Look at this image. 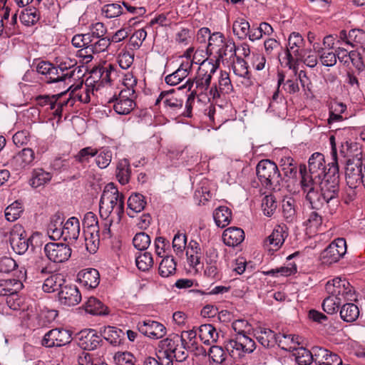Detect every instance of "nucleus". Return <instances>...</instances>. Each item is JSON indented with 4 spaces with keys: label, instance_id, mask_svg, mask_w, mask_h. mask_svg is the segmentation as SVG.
I'll return each mask as SVG.
<instances>
[{
    "label": "nucleus",
    "instance_id": "obj_15",
    "mask_svg": "<svg viewBox=\"0 0 365 365\" xmlns=\"http://www.w3.org/2000/svg\"><path fill=\"white\" fill-rule=\"evenodd\" d=\"M44 252L51 261L61 263L67 261L71 255V249L63 243L49 242L44 247Z\"/></svg>",
    "mask_w": 365,
    "mask_h": 365
},
{
    "label": "nucleus",
    "instance_id": "obj_42",
    "mask_svg": "<svg viewBox=\"0 0 365 365\" xmlns=\"http://www.w3.org/2000/svg\"><path fill=\"white\" fill-rule=\"evenodd\" d=\"M71 93L73 98H78L79 101L83 103H87L91 101V95L93 94V87L87 85L83 87L81 83V86H76Z\"/></svg>",
    "mask_w": 365,
    "mask_h": 365
},
{
    "label": "nucleus",
    "instance_id": "obj_20",
    "mask_svg": "<svg viewBox=\"0 0 365 365\" xmlns=\"http://www.w3.org/2000/svg\"><path fill=\"white\" fill-rule=\"evenodd\" d=\"M34 160V152L31 148H24L9 161L8 164L16 171L30 165Z\"/></svg>",
    "mask_w": 365,
    "mask_h": 365
},
{
    "label": "nucleus",
    "instance_id": "obj_26",
    "mask_svg": "<svg viewBox=\"0 0 365 365\" xmlns=\"http://www.w3.org/2000/svg\"><path fill=\"white\" fill-rule=\"evenodd\" d=\"M198 330L199 337L205 344L210 345L217 342L219 333L212 324H202L199 327Z\"/></svg>",
    "mask_w": 365,
    "mask_h": 365
},
{
    "label": "nucleus",
    "instance_id": "obj_3",
    "mask_svg": "<svg viewBox=\"0 0 365 365\" xmlns=\"http://www.w3.org/2000/svg\"><path fill=\"white\" fill-rule=\"evenodd\" d=\"M156 357L165 362L164 365H173V361H184L188 356L185 346L180 344L179 335L175 334L159 341L155 351Z\"/></svg>",
    "mask_w": 365,
    "mask_h": 365
},
{
    "label": "nucleus",
    "instance_id": "obj_64",
    "mask_svg": "<svg viewBox=\"0 0 365 365\" xmlns=\"http://www.w3.org/2000/svg\"><path fill=\"white\" fill-rule=\"evenodd\" d=\"M134 247L139 250H145L150 244V237L145 232L137 233L133 239Z\"/></svg>",
    "mask_w": 365,
    "mask_h": 365
},
{
    "label": "nucleus",
    "instance_id": "obj_47",
    "mask_svg": "<svg viewBox=\"0 0 365 365\" xmlns=\"http://www.w3.org/2000/svg\"><path fill=\"white\" fill-rule=\"evenodd\" d=\"M96 156L95 161L96 165L101 169H104L110 165L113 153L110 150L106 148L101 149L99 151L98 150V154Z\"/></svg>",
    "mask_w": 365,
    "mask_h": 365
},
{
    "label": "nucleus",
    "instance_id": "obj_22",
    "mask_svg": "<svg viewBox=\"0 0 365 365\" xmlns=\"http://www.w3.org/2000/svg\"><path fill=\"white\" fill-rule=\"evenodd\" d=\"M63 240L67 242L76 241L80 234V222L77 217H71L63 225Z\"/></svg>",
    "mask_w": 365,
    "mask_h": 365
},
{
    "label": "nucleus",
    "instance_id": "obj_13",
    "mask_svg": "<svg viewBox=\"0 0 365 365\" xmlns=\"http://www.w3.org/2000/svg\"><path fill=\"white\" fill-rule=\"evenodd\" d=\"M71 334V331L65 329H53L45 334L41 345L48 348L66 345L72 339Z\"/></svg>",
    "mask_w": 365,
    "mask_h": 365
},
{
    "label": "nucleus",
    "instance_id": "obj_51",
    "mask_svg": "<svg viewBox=\"0 0 365 365\" xmlns=\"http://www.w3.org/2000/svg\"><path fill=\"white\" fill-rule=\"evenodd\" d=\"M294 350L296 361L299 365H309L314 361L313 351H310L304 347H297Z\"/></svg>",
    "mask_w": 365,
    "mask_h": 365
},
{
    "label": "nucleus",
    "instance_id": "obj_27",
    "mask_svg": "<svg viewBox=\"0 0 365 365\" xmlns=\"http://www.w3.org/2000/svg\"><path fill=\"white\" fill-rule=\"evenodd\" d=\"M47 233L53 240H63V217L57 214L53 215L48 226Z\"/></svg>",
    "mask_w": 365,
    "mask_h": 365
},
{
    "label": "nucleus",
    "instance_id": "obj_28",
    "mask_svg": "<svg viewBox=\"0 0 365 365\" xmlns=\"http://www.w3.org/2000/svg\"><path fill=\"white\" fill-rule=\"evenodd\" d=\"M186 255L189 264L196 268L200 264L201 248L195 240H190L187 246Z\"/></svg>",
    "mask_w": 365,
    "mask_h": 365
},
{
    "label": "nucleus",
    "instance_id": "obj_37",
    "mask_svg": "<svg viewBox=\"0 0 365 365\" xmlns=\"http://www.w3.org/2000/svg\"><path fill=\"white\" fill-rule=\"evenodd\" d=\"M40 19V12L35 7H28L24 9L20 14L21 23L30 26L36 24Z\"/></svg>",
    "mask_w": 365,
    "mask_h": 365
},
{
    "label": "nucleus",
    "instance_id": "obj_57",
    "mask_svg": "<svg viewBox=\"0 0 365 365\" xmlns=\"http://www.w3.org/2000/svg\"><path fill=\"white\" fill-rule=\"evenodd\" d=\"M282 213L287 222H292L295 217L294 200L288 197L282 201Z\"/></svg>",
    "mask_w": 365,
    "mask_h": 365
},
{
    "label": "nucleus",
    "instance_id": "obj_10",
    "mask_svg": "<svg viewBox=\"0 0 365 365\" xmlns=\"http://www.w3.org/2000/svg\"><path fill=\"white\" fill-rule=\"evenodd\" d=\"M163 103L167 114L172 118L180 116L183 106V100L175 92L173 89L162 91L155 101V105Z\"/></svg>",
    "mask_w": 365,
    "mask_h": 365
},
{
    "label": "nucleus",
    "instance_id": "obj_19",
    "mask_svg": "<svg viewBox=\"0 0 365 365\" xmlns=\"http://www.w3.org/2000/svg\"><path fill=\"white\" fill-rule=\"evenodd\" d=\"M58 300L65 306H75L81 302V294L76 286L65 285L58 292Z\"/></svg>",
    "mask_w": 365,
    "mask_h": 365
},
{
    "label": "nucleus",
    "instance_id": "obj_32",
    "mask_svg": "<svg viewBox=\"0 0 365 365\" xmlns=\"http://www.w3.org/2000/svg\"><path fill=\"white\" fill-rule=\"evenodd\" d=\"M101 336L109 343L117 345L120 343L121 337L124 335V332L115 327H103L101 328Z\"/></svg>",
    "mask_w": 365,
    "mask_h": 365
},
{
    "label": "nucleus",
    "instance_id": "obj_55",
    "mask_svg": "<svg viewBox=\"0 0 365 365\" xmlns=\"http://www.w3.org/2000/svg\"><path fill=\"white\" fill-rule=\"evenodd\" d=\"M277 207V202L274 195H265L262 200V209L264 215L271 217Z\"/></svg>",
    "mask_w": 365,
    "mask_h": 365
},
{
    "label": "nucleus",
    "instance_id": "obj_5",
    "mask_svg": "<svg viewBox=\"0 0 365 365\" xmlns=\"http://www.w3.org/2000/svg\"><path fill=\"white\" fill-rule=\"evenodd\" d=\"M219 66V63L215 61L214 59H205L200 63L195 78L194 79L189 78L185 84L180 87L179 89L184 88L191 91L194 84H195V89L200 91V93H204L210 87L212 76L216 72Z\"/></svg>",
    "mask_w": 365,
    "mask_h": 365
},
{
    "label": "nucleus",
    "instance_id": "obj_44",
    "mask_svg": "<svg viewBox=\"0 0 365 365\" xmlns=\"http://www.w3.org/2000/svg\"><path fill=\"white\" fill-rule=\"evenodd\" d=\"M145 197L139 193L131 195L128 200V207L133 212H140L145 208Z\"/></svg>",
    "mask_w": 365,
    "mask_h": 365
},
{
    "label": "nucleus",
    "instance_id": "obj_25",
    "mask_svg": "<svg viewBox=\"0 0 365 365\" xmlns=\"http://www.w3.org/2000/svg\"><path fill=\"white\" fill-rule=\"evenodd\" d=\"M287 237V234L284 230V228L281 226H277L267 237L265 241V245L269 247V250H277L283 245Z\"/></svg>",
    "mask_w": 365,
    "mask_h": 365
},
{
    "label": "nucleus",
    "instance_id": "obj_2",
    "mask_svg": "<svg viewBox=\"0 0 365 365\" xmlns=\"http://www.w3.org/2000/svg\"><path fill=\"white\" fill-rule=\"evenodd\" d=\"M236 332L235 337L227 340L225 346L234 359H240L247 354L252 353L256 349L255 341L246 334L250 324L245 320H236L232 324Z\"/></svg>",
    "mask_w": 365,
    "mask_h": 365
},
{
    "label": "nucleus",
    "instance_id": "obj_49",
    "mask_svg": "<svg viewBox=\"0 0 365 365\" xmlns=\"http://www.w3.org/2000/svg\"><path fill=\"white\" fill-rule=\"evenodd\" d=\"M135 264L140 270L143 272L148 271L153 265L151 253L148 252L140 253L135 258Z\"/></svg>",
    "mask_w": 365,
    "mask_h": 365
},
{
    "label": "nucleus",
    "instance_id": "obj_43",
    "mask_svg": "<svg viewBox=\"0 0 365 365\" xmlns=\"http://www.w3.org/2000/svg\"><path fill=\"white\" fill-rule=\"evenodd\" d=\"M236 51L237 47L235 42L231 39H228L225 42L222 48H220L219 51H216L215 53L216 58L214 61L220 63V61L229 54H230V56H236Z\"/></svg>",
    "mask_w": 365,
    "mask_h": 365
},
{
    "label": "nucleus",
    "instance_id": "obj_50",
    "mask_svg": "<svg viewBox=\"0 0 365 365\" xmlns=\"http://www.w3.org/2000/svg\"><path fill=\"white\" fill-rule=\"evenodd\" d=\"M110 44V38L108 37H102L96 38L93 41H91L88 46V51L93 53H99L106 51Z\"/></svg>",
    "mask_w": 365,
    "mask_h": 365
},
{
    "label": "nucleus",
    "instance_id": "obj_9",
    "mask_svg": "<svg viewBox=\"0 0 365 365\" xmlns=\"http://www.w3.org/2000/svg\"><path fill=\"white\" fill-rule=\"evenodd\" d=\"M257 175L262 186L267 189H274L280 180V173L277 165L272 160H260L256 167Z\"/></svg>",
    "mask_w": 365,
    "mask_h": 365
},
{
    "label": "nucleus",
    "instance_id": "obj_41",
    "mask_svg": "<svg viewBox=\"0 0 365 365\" xmlns=\"http://www.w3.org/2000/svg\"><path fill=\"white\" fill-rule=\"evenodd\" d=\"M176 263L173 257H164L160 263L158 271L163 277H168L175 273Z\"/></svg>",
    "mask_w": 365,
    "mask_h": 365
},
{
    "label": "nucleus",
    "instance_id": "obj_35",
    "mask_svg": "<svg viewBox=\"0 0 365 365\" xmlns=\"http://www.w3.org/2000/svg\"><path fill=\"white\" fill-rule=\"evenodd\" d=\"M318 43L313 44V48L319 54V59L321 63L324 66H334L336 63L335 53L327 51L324 48L319 47Z\"/></svg>",
    "mask_w": 365,
    "mask_h": 365
},
{
    "label": "nucleus",
    "instance_id": "obj_54",
    "mask_svg": "<svg viewBox=\"0 0 365 365\" xmlns=\"http://www.w3.org/2000/svg\"><path fill=\"white\" fill-rule=\"evenodd\" d=\"M22 212V204L19 201H15L6 208L5 217L8 221L14 222L19 218Z\"/></svg>",
    "mask_w": 365,
    "mask_h": 365
},
{
    "label": "nucleus",
    "instance_id": "obj_38",
    "mask_svg": "<svg viewBox=\"0 0 365 365\" xmlns=\"http://www.w3.org/2000/svg\"><path fill=\"white\" fill-rule=\"evenodd\" d=\"M51 178L52 175L50 173L41 168H38L33 171L30 185L33 187H38L48 183L51 180Z\"/></svg>",
    "mask_w": 365,
    "mask_h": 365
},
{
    "label": "nucleus",
    "instance_id": "obj_60",
    "mask_svg": "<svg viewBox=\"0 0 365 365\" xmlns=\"http://www.w3.org/2000/svg\"><path fill=\"white\" fill-rule=\"evenodd\" d=\"M21 303L22 300L19 297L17 292L12 294H10L9 296L1 297L0 298V304H6L8 307L12 310H18Z\"/></svg>",
    "mask_w": 365,
    "mask_h": 365
},
{
    "label": "nucleus",
    "instance_id": "obj_56",
    "mask_svg": "<svg viewBox=\"0 0 365 365\" xmlns=\"http://www.w3.org/2000/svg\"><path fill=\"white\" fill-rule=\"evenodd\" d=\"M180 338V344L182 346H186L187 348L197 349V333L194 329L183 331L181 335L179 336Z\"/></svg>",
    "mask_w": 365,
    "mask_h": 365
},
{
    "label": "nucleus",
    "instance_id": "obj_4",
    "mask_svg": "<svg viewBox=\"0 0 365 365\" xmlns=\"http://www.w3.org/2000/svg\"><path fill=\"white\" fill-rule=\"evenodd\" d=\"M124 210V197L119 192L114 183L107 184L103 191L99 202L101 217H110L113 212L120 215Z\"/></svg>",
    "mask_w": 365,
    "mask_h": 365
},
{
    "label": "nucleus",
    "instance_id": "obj_45",
    "mask_svg": "<svg viewBox=\"0 0 365 365\" xmlns=\"http://www.w3.org/2000/svg\"><path fill=\"white\" fill-rule=\"evenodd\" d=\"M227 41L225 38L224 35L220 32L213 33L209 37V43L207 46V51L210 52L211 54L215 53L216 51H219L223 44Z\"/></svg>",
    "mask_w": 365,
    "mask_h": 365
},
{
    "label": "nucleus",
    "instance_id": "obj_21",
    "mask_svg": "<svg viewBox=\"0 0 365 365\" xmlns=\"http://www.w3.org/2000/svg\"><path fill=\"white\" fill-rule=\"evenodd\" d=\"M191 68L192 63L190 61L188 60L183 61L175 72L165 77L166 83L170 86L178 85L189 75Z\"/></svg>",
    "mask_w": 365,
    "mask_h": 365
},
{
    "label": "nucleus",
    "instance_id": "obj_7",
    "mask_svg": "<svg viewBox=\"0 0 365 365\" xmlns=\"http://www.w3.org/2000/svg\"><path fill=\"white\" fill-rule=\"evenodd\" d=\"M345 175L349 187L356 188L362 184L365 187V159H363L361 152L347 160Z\"/></svg>",
    "mask_w": 365,
    "mask_h": 365
},
{
    "label": "nucleus",
    "instance_id": "obj_30",
    "mask_svg": "<svg viewBox=\"0 0 365 365\" xmlns=\"http://www.w3.org/2000/svg\"><path fill=\"white\" fill-rule=\"evenodd\" d=\"M100 230H83L85 245L86 250L90 253H95L99 247L100 244Z\"/></svg>",
    "mask_w": 365,
    "mask_h": 365
},
{
    "label": "nucleus",
    "instance_id": "obj_59",
    "mask_svg": "<svg viewBox=\"0 0 365 365\" xmlns=\"http://www.w3.org/2000/svg\"><path fill=\"white\" fill-rule=\"evenodd\" d=\"M281 167L284 174L288 178H294L297 175V165L294 163L293 158L285 157L281 159Z\"/></svg>",
    "mask_w": 365,
    "mask_h": 365
},
{
    "label": "nucleus",
    "instance_id": "obj_12",
    "mask_svg": "<svg viewBox=\"0 0 365 365\" xmlns=\"http://www.w3.org/2000/svg\"><path fill=\"white\" fill-rule=\"evenodd\" d=\"M346 242L344 238L334 240L321 253L322 262L327 264L337 262L346 254Z\"/></svg>",
    "mask_w": 365,
    "mask_h": 365
},
{
    "label": "nucleus",
    "instance_id": "obj_16",
    "mask_svg": "<svg viewBox=\"0 0 365 365\" xmlns=\"http://www.w3.org/2000/svg\"><path fill=\"white\" fill-rule=\"evenodd\" d=\"M304 46V39L299 33L292 32L290 34L286 53L289 63L299 61V58L305 50Z\"/></svg>",
    "mask_w": 365,
    "mask_h": 365
},
{
    "label": "nucleus",
    "instance_id": "obj_36",
    "mask_svg": "<svg viewBox=\"0 0 365 365\" xmlns=\"http://www.w3.org/2000/svg\"><path fill=\"white\" fill-rule=\"evenodd\" d=\"M359 316L358 307L353 303H346L341 307L340 317L342 320L346 322L356 321Z\"/></svg>",
    "mask_w": 365,
    "mask_h": 365
},
{
    "label": "nucleus",
    "instance_id": "obj_29",
    "mask_svg": "<svg viewBox=\"0 0 365 365\" xmlns=\"http://www.w3.org/2000/svg\"><path fill=\"white\" fill-rule=\"evenodd\" d=\"M115 175L121 185L129 182L131 177V168L128 160L123 158L118 161L116 165Z\"/></svg>",
    "mask_w": 365,
    "mask_h": 365
},
{
    "label": "nucleus",
    "instance_id": "obj_31",
    "mask_svg": "<svg viewBox=\"0 0 365 365\" xmlns=\"http://www.w3.org/2000/svg\"><path fill=\"white\" fill-rule=\"evenodd\" d=\"M213 218L217 227H225L227 226L232 220V212L226 206L217 207L213 212Z\"/></svg>",
    "mask_w": 365,
    "mask_h": 365
},
{
    "label": "nucleus",
    "instance_id": "obj_63",
    "mask_svg": "<svg viewBox=\"0 0 365 365\" xmlns=\"http://www.w3.org/2000/svg\"><path fill=\"white\" fill-rule=\"evenodd\" d=\"M106 33L107 29L106 26L101 22H96L90 26L89 32L87 34L91 36L92 41H93L96 38L106 37Z\"/></svg>",
    "mask_w": 365,
    "mask_h": 365
},
{
    "label": "nucleus",
    "instance_id": "obj_48",
    "mask_svg": "<svg viewBox=\"0 0 365 365\" xmlns=\"http://www.w3.org/2000/svg\"><path fill=\"white\" fill-rule=\"evenodd\" d=\"M344 302L341 298H337L332 295H329L325 298L322 303V307L325 312L329 314H333L336 313L341 304Z\"/></svg>",
    "mask_w": 365,
    "mask_h": 365
},
{
    "label": "nucleus",
    "instance_id": "obj_61",
    "mask_svg": "<svg viewBox=\"0 0 365 365\" xmlns=\"http://www.w3.org/2000/svg\"><path fill=\"white\" fill-rule=\"evenodd\" d=\"M187 236L185 234L178 232L173 240V247L176 255H182L187 247Z\"/></svg>",
    "mask_w": 365,
    "mask_h": 365
},
{
    "label": "nucleus",
    "instance_id": "obj_46",
    "mask_svg": "<svg viewBox=\"0 0 365 365\" xmlns=\"http://www.w3.org/2000/svg\"><path fill=\"white\" fill-rule=\"evenodd\" d=\"M47 76H48V83L65 82L67 80L71 81V78L73 76V72L61 73L58 66L56 67L53 65Z\"/></svg>",
    "mask_w": 365,
    "mask_h": 365
},
{
    "label": "nucleus",
    "instance_id": "obj_62",
    "mask_svg": "<svg viewBox=\"0 0 365 365\" xmlns=\"http://www.w3.org/2000/svg\"><path fill=\"white\" fill-rule=\"evenodd\" d=\"M319 54L311 49H305L299 58V61H302L307 66L314 68L318 63Z\"/></svg>",
    "mask_w": 365,
    "mask_h": 365
},
{
    "label": "nucleus",
    "instance_id": "obj_8",
    "mask_svg": "<svg viewBox=\"0 0 365 365\" xmlns=\"http://www.w3.org/2000/svg\"><path fill=\"white\" fill-rule=\"evenodd\" d=\"M337 43L341 46H350L356 49L357 56L360 64L363 66V56L365 55V31L354 29L348 33L345 30L340 31L338 36Z\"/></svg>",
    "mask_w": 365,
    "mask_h": 365
},
{
    "label": "nucleus",
    "instance_id": "obj_40",
    "mask_svg": "<svg viewBox=\"0 0 365 365\" xmlns=\"http://www.w3.org/2000/svg\"><path fill=\"white\" fill-rule=\"evenodd\" d=\"M250 29V23L243 18L236 19L232 24L234 34L241 40L245 39L247 37Z\"/></svg>",
    "mask_w": 365,
    "mask_h": 365
},
{
    "label": "nucleus",
    "instance_id": "obj_14",
    "mask_svg": "<svg viewBox=\"0 0 365 365\" xmlns=\"http://www.w3.org/2000/svg\"><path fill=\"white\" fill-rule=\"evenodd\" d=\"M9 242L13 250L19 255H23L28 250L29 238L21 225H14L10 230Z\"/></svg>",
    "mask_w": 365,
    "mask_h": 365
},
{
    "label": "nucleus",
    "instance_id": "obj_39",
    "mask_svg": "<svg viewBox=\"0 0 365 365\" xmlns=\"http://www.w3.org/2000/svg\"><path fill=\"white\" fill-rule=\"evenodd\" d=\"M257 339L264 347L272 346L277 343V334L269 329L260 328Z\"/></svg>",
    "mask_w": 365,
    "mask_h": 365
},
{
    "label": "nucleus",
    "instance_id": "obj_23",
    "mask_svg": "<svg viewBox=\"0 0 365 365\" xmlns=\"http://www.w3.org/2000/svg\"><path fill=\"white\" fill-rule=\"evenodd\" d=\"M223 242L230 247H235L240 245L245 239L244 231L239 227H229L222 235Z\"/></svg>",
    "mask_w": 365,
    "mask_h": 365
},
{
    "label": "nucleus",
    "instance_id": "obj_17",
    "mask_svg": "<svg viewBox=\"0 0 365 365\" xmlns=\"http://www.w3.org/2000/svg\"><path fill=\"white\" fill-rule=\"evenodd\" d=\"M136 96H131L126 91H120L118 97L114 96L108 101V103H113V109L119 115H128L135 107L134 101Z\"/></svg>",
    "mask_w": 365,
    "mask_h": 365
},
{
    "label": "nucleus",
    "instance_id": "obj_18",
    "mask_svg": "<svg viewBox=\"0 0 365 365\" xmlns=\"http://www.w3.org/2000/svg\"><path fill=\"white\" fill-rule=\"evenodd\" d=\"M137 327L142 334L152 339H161L167 332L166 328L163 324L150 319L139 322Z\"/></svg>",
    "mask_w": 365,
    "mask_h": 365
},
{
    "label": "nucleus",
    "instance_id": "obj_1",
    "mask_svg": "<svg viewBox=\"0 0 365 365\" xmlns=\"http://www.w3.org/2000/svg\"><path fill=\"white\" fill-rule=\"evenodd\" d=\"M328 165L326 177L304 185L301 189L312 209H320L326 206L332 213L335 212L339 203L338 200L339 174L337 163L331 162Z\"/></svg>",
    "mask_w": 365,
    "mask_h": 365
},
{
    "label": "nucleus",
    "instance_id": "obj_24",
    "mask_svg": "<svg viewBox=\"0 0 365 365\" xmlns=\"http://www.w3.org/2000/svg\"><path fill=\"white\" fill-rule=\"evenodd\" d=\"M82 284L88 288H96L100 282V274L97 269L88 268L79 272L78 274Z\"/></svg>",
    "mask_w": 365,
    "mask_h": 365
},
{
    "label": "nucleus",
    "instance_id": "obj_58",
    "mask_svg": "<svg viewBox=\"0 0 365 365\" xmlns=\"http://www.w3.org/2000/svg\"><path fill=\"white\" fill-rule=\"evenodd\" d=\"M322 224V217L316 211H312L305 221L307 230L310 232H317Z\"/></svg>",
    "mask_w": 365,
    "mask_h": 365
},
{
    "label": "nucleus",
    "instance_id": "obj_6",
    "mask_svg": "<svg viewBox=\"0 0 365 365\" xmlns=\"http://www.w3.org/2000/svg\"><path fill=\"white\" fill-rule=\"evenodd\" d=\"M309 171L305 165H300L301 188L314 182L319 181L327 175L324 156L322 153H315L312 155L308 162Z\"/></svg>",
    "mask_w": 365,
    "mask_h": 365
},
{
    "label": "nucleus",
    "instance_id": "obj_11",
    "mask_svg": "<svg viewBox=\"0 0 365 365\" xmlns=\"http://www.w3.org/2000/svg\"><path fill=\"white\" fill-rule=\"evenodd\" d=\"M326 291L329 295L341 298L344 301H351L354 292L350 283L346 279L336 277L327 282Z\"/></svg>",
    "mask_w": 365,
    "mask_h": 365
},
{
    "label": "nucleus",
    "instance_id": "obj_34",
    "mask_svg": "<svg viewBox=\"0 0 365 365\" xmlns=\"http://www.w3.org/2000/svg\"><path fill=\"white\" fill-rule=\"evenodd\" d=\"M63 277L61 274H53L48 277L42 285L43 292L47 293L54 292L63 287Z\"/></svg>",
    "mask_w": 365,
    "mask_h": 365
},
{
    "label": "nucleus",
    "instance_id": "obj_33",
    "mask_svg": "<svg viewBox=\"0 0 365 365\" xmlns=\"http://www.w3.org/2000/svg\"><path fill=\"white\" fill-rule=\"evenodd\" d=\"M86 312L94 315H105L108 314V308L97 298L91 297L84 304Z\"/></svg>",
    "mask_w": 365,
    "mask_h": 365
},
{
    "label": "nucleus",
    "instance_id": "obj_52",
    "mask_svg": "<svg viewBox=\"0 0 365 365\" xmlns=\"http://www.w3.org/2000/svg\"><path fill=\"white\" fill-rule=\"evenodd\" d=\"M98 154V150L93 147L88 146L81 149L78 153L75 155L76 161L81 164L88 163L90 159Z\"/></svg>",
    "mask_w": 365,
    "mask_h": 365
},
{
    "label": "nucleus",
    "instance_id": "obj_53",
    "mask_svg": "<svg viewBox=\"0 0 365 365\" xmlns=\"http://www.w3.org/2000/svg\"><path fill=\"white\" fill-rule=\"evenodd\" d=\"M232 70L235 75L241 78H250L247 63L242 57H236V61L232 64Z\"/></svg>",
    "mask_w": 365,
    "mask_h": 365
}]
</instances>
